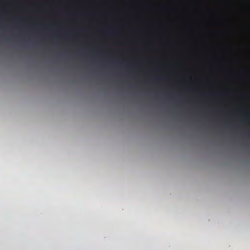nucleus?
Wrapping results in <instances>:
<instances>
[{"instance_id": "1", "label": "nucleus", "mask_w": 250, "mask_h": 250, "mask_svg": "<svg viewBox=\"0 0 250 250\" xmlns=\"http://www.w3.org/2000/svg\"><path fill=\"white\" fill-rule=\"evenodd\" d=\"M6 40L8 42H11L12 41V39L10 38H8L6 39Z\"/></svg>"}, {"instance_id": "2", "label": "nucleus", "mask_w": 250, "mask_h": 250, "mask_svg": "<svg viewBox=\"0 0 250 250\" xmlns=\"http://www.w3.org/2000/svg\"><path fill=\"white\" fill-rule=\"evenodd\" d=\"M109 32H113V31L112 30H110V31H109Z\"/></svg>"}]
</instances>
